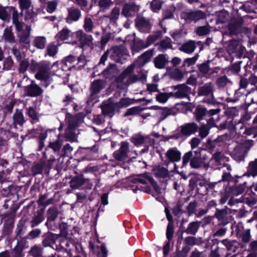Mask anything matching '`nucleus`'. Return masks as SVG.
I'll list each match as a JSON object with an SVG mask.
<instances>
[{
	"instance_id": "1",
	"label": "nucleus",
	"mask_w": 257,
	"mask_h": 257,
	"mask_svg": "<svg viewBox=\"0 0 257 257\" xmlns=\"http://www.w3.org/2000/svg\"><path fill=\"white\" fill-rule=\"evenodd\" d=\"M50 63L48 61H41L37 63L34 60L31 61L30 70L33 72L37 71L35 78L40 80L47 81L50 78L49 70Z\"/></svg>"
},
{
	"instance_id": "2",
	"label": "nucleus",
	"mask_w": 257,
	"mask_h": 257,
	"mask_svg": "<svg viewBox=\"0 0 257 257\" xmlns=\"http://www.w3.org/2000/svg\"><path fill=\"white\" fill-rule=\"evenodd\" d=\"M110 58L116 62L122 64L126 59L128 53L122 45L115 46L109 50Z\"/></svg>"
},
{
	"instance_id": "3",
	"label": "nucleus",
	"mask_w": 257,
	"mask_h": 257,
	"mask_svg": "<svg viewBox=\"0 0 257 257\" xmlns=\"http://www.w3.org/2000/svg\"><path fill=\"white\" fill-rule=\"evenodd\" d=\"M135 65L132 64L128 66L121 73L119 77L116 79L117 83H122L124 85H128L132 83L135 82L139 80L137 75L132 74Z\"/></svg>"
},
{
	"instance_id": "4",
	"label": "nucleus",
	"mask_w": 257,
	"mask_h": 257,
	"mask_svg": "<svg viewBox=\"0 0 257 257\" xmlns=\"http://www.w3.org/2000/svg\"><path fill=\"white\" fill-rule=\"evenodd\" d=\"M105 86L106 82L103 80L97 79L92 82L89 88L90 93L88 99V102H91L94 98H96L98 94Z\"/></svg>"
},
{
	"instance_id": "5",
	"label": "nucleus",
	"mask_w": 257,
	"mask_h": 257,
	"mask_svg": "<svg viewBox=\"0 0 257 257\" xmlns=\"http://www.w3.org/2000/svg\"><path fill=\"white\" fill-rule=\"evenodd\" d=\"M206 17L205 12L201 10H195L187 12L184 13L183 18L187 23H196L204 19Z\"/></svg>"
},
{
	"instance_id": "6",
	"label": "nucleus",
	"mask_w": 257,
	"mask_h": 257,
	"mask_svg": "<svg viewBox=\"0 0 257 257\" xmlns=\"http://www.w3.org/2000/svg\"><path fill=\"white\" fill-rule=\"evenodd\" d=\"M198 94L199 96L209 97V99L207 100H204V102L207 103L211 102L213 98V83L211 82L206 83L203 86L200 87L198 89Z\"/></svg>"
},
{
	"instance_id": "7",
	"label": "nucleus",
	"mask_w": 257,
	"mask_h": 257,
	"mask_svg": "<svg viewBox=\"0 0 257 257\" xmlns=\"http://www.w3.org/2000/svg\"><path fill=\"white\" fill-rule=\"evenodd\" d=\"M195 156H193L191 159L190 165L191 168L194 169H198L203 167L206 169L209 167L208 163H206L204 161V159L201 157V151L198 150L194 152Z\"/></svg>"
},
{
	"instance_id": "8",
	"label": "nucleus",
	"mask_w": 257,
	"mask_h": 257,
	"mask_svg": "<svg viewBox=\"0 0 257 257\" xmlns=\"http://www.w3.org/2000/svg\"><path fill=\"white\" fill-rule=\"evenodd\" d=\"M73 35H74L78 40L81 47L85 46H90L92 43V36L86 34L82 30H79L73 33Z\"/></svg>"
},
{
	"instance_id": "9",
	"label": "nucleus",
	"mask_w": 257,
	"mask_h": 257,
	"mask_svg": "<svg viewBox=\"0 0 257 257\" xmlns=\"http://www.w3.org/2000/svg\"><path fill=\"white\" fill-rule=\"evenodd\" d=\"M131 141L137 146L145 144L146 146L148 147L154 143V140L152 139L150 136H143L140 134L133 136Z\"/></svg>"
},
{
	"instance_id": "10",
	"label": "nucleus",
	"mask_w": 257,
	"mask_h": 257,
	"mask_svg": "<svg viewBox=\"0 0 257 257\" xmlns=\"http://www.w3.org/2000/svg\"><path fill=\"white\" fill-rule=\"evenodd\" d=\"M128 152V143L121 142L119 149L113 153L114 158L119 161H123L126 159Z\"/></svg>"
},
{
	"instance_id": "11",
	"label": "nucleus",
	"mask_w": 257,
	"mask_h": 257,
	"mask_svg": "<svg viewBox=\"0 0 257 257\" xmlns=\"http://www.w3.org/2000/svg\"><path fill=\"white\" fill-rule=\"evenodd\" d=\"M68 15L66 18V22L68 24L78 21L81 17V12L76 7H70L68 9Z\"/></svg>"
},
{
	"instance_id": "12",
	"label": "nucleus",
	"mask_w": 257,
	"mask_h": 257,
	"mask_svg": "<svg viewBox=\"0 0 257 257\" xmlns=\"http://www.w3.org/2000/svg\"><path fill=\"white\" fill-rule=\"evenodd\" d=\"M201 43V41L196 42L193 40H189L184 43L179 48V50L185 53L190 54L195 51L197 48V45H200Z\"/></svg>"
},
{
	"instance_id": "13",
	"label": "nucleus",
	"mask_w": 257,
	"mask_h": 257,
	"mask_svg": "<svg viewBox=\"0 0 257 257\" xmlns=\"http://www.w3.org/2000/svg\"><path fill=\"white\" fill-rule=\"evenodd\" d=\"M165 156L169 162H177L181 160V153L176 147L171 148L166 152Z\"/></svg>"
},
{
	"instance_id": "14",
	"label": "nucleus",
	"mask_w": 257,
	"mask_h": 257,
	"mask_svg": "<svg viewBox=\"0 0 257 257\" xmlns=\"http://www.w3.org/2000/svg\"><path fill=\"white\" fill-rule=\"evenodd\" d=\"M174 89L177 90L175 92H172L173 97L176 98H184L186 97L190 93L191 89L185 84H182L174 87Z\"/></svg>"
},
{
	"instance_id": "15",
	"label": "nucleus",
	"mask_w": 257,
	"mask_h": 257,
	"mask_svg": "<svg viewBox=\"0 0 257 257\" xmlns=\"http://www.w3.org/2000/svg\"><path fill=\"white\" fill-rule=\"evenodd\" d=\"M136 25L139 31L143 33L149 32L152 26L150 20L143 17L138 18Z\"/></svg>"
},
{
	"instance_id": "16",
	"label": "nucleus",
	"mask_w": 257,
	"mask_h": 257,
	"mask_svg": "<svg viewBox=\"0 0 257 257\" xmlns=\"http://www.w3.org/2000/svg\"><path fill=\"white\" fill-rule=\"evenodd\" d=\"M117 109L115 103L111 101V99L108 100L106 102H103L101 105L102 113L111 117L114 114V110Z\"/></svg>"
},
{
	"instance_id": "17",
	"label": "nucleus",
	"mask_w": 257,
	"mask_h": 257,
	"mask_svg": "<svg viewBox=\"0 0 257 257\" xmlns=\"http://www.w3.org/2000/svg\"><path fill=\"white\" fill-rule=\"evenodd\" d=\"M25 90L27 95L31 97L39 96L41 95L43 92V90L39 86L33 83V81H32L31 85L25 87Z\"/></svg>"
},
{
	"instance_id": "18",
	"label": "nucleus",
	"mask_w": 257,
	"mask_h": 257,
	"mask_svg": "<svg viewBox=\"0 0 257 257\" xmlns=\"http://www.w3.org/2000/svg\"><path fill=\"white\" fill-rule=\"evenodd\" d=\"M26 239H23L18 242L12 250V255L14 257H24L23 250L25 248L28 247V246H26Z\"/></svg>"
},
{
	"instance_id": "19",
	"label": "nucleus",
	"mask_w": 257,
	"mask_h": 257,
	"mask_svg": "<svg viewBox=\"0 0 257 257\" xmlns=\"http://www.w3.org/2000/svg\"><path fill=\"white\" fill-rule=\"evenodd\" d=\"M198 125L194 122L187 123L181 126V133L185 136H190L197 131Z\"/></svg>"
},
{
	"instance_id": "20",
	"label": "nucleus",
	"mask_w": 257,
	"mask_h": 257,
	"mask_svg": "<svg viewBox=\"0 0 257 257\" xmlns=\"http://www.w3.org/2000/svg\"><path fill=\"white\" fill-rule=\"evenodd\" d=\"M158 50L160 52H164L167 49H173L171 39L167 37L156 44Z\"/></svg>"
},
{
	"instance_id": "21",
	"label": "nucleus",
	"mask_w": 257,
	"mask_h": 257,
	"mask_svg": "<svg viewBox=\"0 0 257 257\" xmlns=\"http://www.w3.org/2000/svg\"><path fill=\"white\" fill-rule=\"evenodd\" d=\"M30 31L31 28L27 27L24 30L19 33V42L22 45H24L30 43Z\"/></svg>"
},
{
	"instance_id": "22",
	"label": "nucleus",
	"mask_w": 257,
	"mask_h": 257,
	"mask_svg": "<svg viewBox=\"0 0 257 257\" xmlns=\"http://www.w3.org/2000/svg\"><path fill=\"white\" fill-rule=\"evenodd\" d=\"M169 61L164 54H159L154 59L155 66L158 69H163L168 63Z\"/></svg>"
},
{
	"instance_id": "23",
	"label": "nucleus",
	"mask_w": 257,
	"mask_h": 257,
	"mask_svg": "<svg viewBox=\"0 0 257 257\" xmlns=\"http://www.w3.org/2000/svg\"><path fill=\"white\" fill-rule=\"evenodd\" d=\"M153 50H149L139 57L137 60V62L140 66H143L151 60L153 55Z\"/></svg>"
},
{
	"instance_id": "24",
	"label": "nucleus",
	"mask_w": 257,
	"mask_h": 257,
	"mask_svg": "<svg viewBox=\"0 0 257 257\" xmlns=\"http://www.w3.org/2000/svg\"><path fill=\"white\" fill-rule=\"evenodd\" d=\"M13 124L15 126L17 125H22L26 121L23 113L21 110H16L13 116Z\"/></svg>"
},
{
	"instance_id": "25",
	"label": "nucleus",
	"mask_w": 257,
	"mask_h": 257,
	"mask_svg": "<svg viewBox=\"0 0 257 257\" xmlns=\"http://www.w3.org/2000/svg\"><path fill=\"white\" fill-rule=\"evenodd\" d=\"M138 10V8L135 4H126L123 8L122 15L126 17H131Z\"/></svg>"
},
{
	"instance_id": "26",
	"label": "nucleus",
	"mask_w": 257,
	"mask_h": 257,
	"mask_svg": "<svg viewBox=\"0 0 257 257\" xmlns=\"http://www.w3.org/2000/svg\"><path fill=\"white\" fill-rule=\"evenodd\" d=\"M63 143V140L61 139V135L59 134L56 140L49 142L48 147L52 149L54 152L58 153L61 148Z\"/></svg>"
},
{
	"instance_id": "27",
	"label": "nucleus",
	"mask_w": 257,
	"mask_h": 257,
	"mask_svg": "<svg viewBox=\"0 0 257 257\" xmlns=\"http://www.w3.org/2000/svg\"><path fill=\"white\" fill-rule=\"evenodd\" d=\"M248 176L253 177L257 176V159L249 162L247 167V172Z\"/></svg>"
},
{
	"instance_id": "28",
	"label": "nucleus",
	"mask_w": 257,
	"mask_h": 257,
	"mask_svg": "<svg viewBox=\"0 0 257 257\" xmlns=\"http://www.w3.org/2000/svg\"><path fill=\"white\" fill-rule=\"evenodd\" d=\"M47 43L46 38L44 36H37L34 38L33 44L40 49H44Z\"/></svg>"
},
{
	"instance_id": "29",
	"label": "nucleus",
	"mask_w": 257,
	"mask_h": 257,
	"mask_svg": "<svg viewBox=\"0 0 257 257\" xmlns=\"http://www.w3.org/2000/svg\"><path fill=\"white\" fill-rule=\"evenodd\" d=\"M85 183V180L82 175L73 178L70 182V186L72 189H77Z\"/></svg>"
},
{
	"instance_id": "30",
	"label": "nucleus",
	"mask_w": 257,
	"mask_h": 257,
	"mask_svg": "<svg viewBox=\"0 0 257 257\" xmlns=\"http://www.w3.org/2000/svg\"><path fill=\"white\" fill-rule=\"evenodd\" d=\"M3 38L8 43H14L16 42L14 35L10 28H7L4 30Z\"/></svg>"
},
{
	"instance_id": "31",
	"label": "nucleus",
	"mask_w": 257,
	"mask_h": 257,
	"mask_svg": "<svg viewBox=\"0 0 257 257\" xmlns=\"http://www.w3.org/2000/svg\"><path fill=\"white\" fill-rule=\"evenodd\" d=\"M221 242L226 247L228 251L232 252H235L238 249V247L235 245L236 241L234 240H230L228 239H223L221 241Z\"/></svg>"
},
{
	"instance_id": "32",
	"label": "nucleus",
	"mask_w": 257,
	"mask_h": 257,
	"mask_svg": "<svg viewBox=\"0 0 257 257\" xmlns=\"http://www.w3.org/2000/svg\"><path fill=\"white\" fill-rule=\"evenodd\" d=\"M153 171L155 175L157 177L165 178L169 175L168 169L161 166H156L153 169Z\"/></svg>"
},
{
	"instance_id": "33",
	"label": "nucleus",
	"mask_w": 257,
	"mask_h": 257,
	"mask_svg": "<svg viewBox=\"0 0 257 257\" xmlns=\"http://www.w3.org/2000/svg\"><path fill=\"white\" fill-rule=\"evenodd\" d=\"M162 35V31H157L152 35H149L147 39L146 44L144 46V47H148L157 40H158L159 38L161 37Z\"/></svg>"
},
{
	"instance_id": "34",
	"label": "nucleus",
	"mask_w": 257,
	"mask_h": 257,
	"mask_svg": "<svg viewBox=\"0 0 257 257\" xmlns=\"http://www.w3.org/2000/svg\"><path fill=\"white\" fill-rule=\"evenodd\" d=\"M71 33V31L66 28H63L56 36L57 40L63 41L67 40Z\"/></svg>"
},
{
	"instance_id": "35",
	"label": "nucleus",
	"mask_w": 257,
	"mask_h": 257,
	"mask_svg": "<svg viewBox=\"0 0 257 257\" xmlns=\"http://www.w3.org/2000/svg\"><path fill=\"white\" fill-rule=\"evenodd\" d=\"M200 226V222L198 221H193L189 223L188 227L185 231L187 234L194 235L197 232Z\"/></svg>"
},
{
	"instance_id": "36",
	"label": "nucleus",
	"mask_w": 257,
	"mask_h": 257,
	"mask_svg": "<svg viewBox=\"0 0 257 257\" xmlns=\"http://www.w3.org/2000/svg\"><path fill=\"white\" fill-rule=\"evenodd\" d=\"M160 121H162L167 118L168 116L171 115H175L176 113L174 109L173 108H164L160 110Z\"/></svg>"
},
{
	"instance_id": "37",
	"label": "nucleus",
	"mask_w": 257,
	"mask_h": 257,
	"mask_svg": "<svg viewBox=\"0 0 257 257\" xmlns=\"http://www.w3.org/2000/svg\"><path fill=\"white\" fill-rule=\"evenodd\" d=\"M135 180V182H139L143 184H146L148 182H150L153 185L156 184L155 180L149 173H146L143 177L136 178Z\"/></svg>"
},
{
	"instance_id": "38",
	"label": "nucleus",
	"mask_w": 257,
	"mask_h": 257,
	"mask_svg": "<svg viewBox=\"0 0 257 257\" xmlns=\"http://www.w3.org/2000/svg\"><path fill=\"white\" fill-rule=\"evenodd\" d=\"M257 5L252 0L251 2H246L242 6V9L247 13H255Z\"/></svg>"
},
{
	"instance_id": "39",
	"label": "nucleus",
	"mask_w": 257,
	"mask_h": 257,
	"mask_svg": "<svg viewBox=\"0 0 257 257\" xmlns=\"http://www.w3.org/2000/svg\"><path fill=\"white\" fill-rule=\"evenodd\" d=\"M213 160L218 164H224L228 161V158L221 152L215 153L212 157Z\"/></svg>"
},
{
	"instance_id": "40",
	"label": "nucleus",
	"mask_w": 257,
	"mask_h": 257,
	"mask_svg": "<svg viewBox=\"0 0 257 257\" xmlns=\"http://www.w3.org/2000/svg\"><path fill=\"white\" fill-rule=\"evenodd\" d=\"M94 27V23L92 20L87 16L85 17L84 19L83 28L84 30L87 32H91Z\"/></svg>"
},
{
	"instance_id": "41",
	"label": "nucleus",
	"mask_w": 257,
	"mask_h": 257,
	"mask_svg": "<svg viewBox=\"0 0 257 257\" xmlns=\"http://www.w3.org/2000/svg\"><path fill=\"white\" fill-rule=\"evenodd\" d=\"M206 113V109L201 106H198L194 111V114L196 119L197 121H200L203 118Z\"/></svg>"
},
{
	"instance_id": "42",
	"label": "nucleus",
	"mask_w": 257,
	"mask_h": 257,
	"mask_svg": "<svg viewBox=\"0 0 257 257\" xmlns=\"http://www.w3.org/2000/svg\"><path fill=\"white\" fill-rule=\"evenodd\" d=\"M231 84V81L226 76H222L219 77L216 81V84L218 87H224Z\"/></svg>"
},
{
	"instance_id": "43",
	"label": "nucleus",
	"mask_w": 257,
	"mask_h": 257,
	"mask_svg": "<svg viewBox=\"0 0 257 257\" xmlns=\"http://www.w3.org/2000/svg\"><path fill=\"white\" fill-rule=\"evenodd\" d=\"M171 97H173L172 92L169 93L159 92L156 95V98L158 102L165 103Z\"/></svg>"
},
{
	"instance_id": "44",
	"label": "nucleus",
	"mask_w": 257,
	"mask_h": 257,
	"mask_svg": "<svg viewBox=\"0 0 257 257\" xmlns=\"http://www.w3.org/2000/svg\"><path fill=\"white\" fill-rule=\"evenodd\" d=\"M58 51V47L53 43H50L48 45L46 49V55L51 57H54Z\"/></svg>"
},
{
	"instance_id": "45",
	"label": "nucleus",
	"mask_w": 257,
	"mask_h": 257,
	"mask_svg": "<svg viewBox=\"0 0 257 257\" xmlns=\"http://www.w3.org/2000/svg\"><path fill=\"white\" fill-rule=\"evenodd\" d=\"M239 237L242 242L245 243L249 242L251 237L250 230L247 229L242 231L239 234Z\"/></svg>"
},
{
	"instance_id": "46",
	"label": "nucleus",
	"mask_w": 257,
	"mask_h": 257,
	"mask_svg": "<svg viewBox=\"0 0 257 257\" xmlns=\"http://www.w3.org/2000/svg\"><path fill=\"white\" fill-rule=\"evenodd\" d=\"M120 15V10L117 7H114L111 11L110 15L106 16L109 18L110 22H115L119 18Z\"/></svg>"
},
{
	"instance_id": "47",
	"label": "nucleus",
	"mask_w": 257,
	"mask_h": 257,
	"mask_svg": "<svg viewBox=\"0 0 257 257\" xmlns=\"http://www.w3.org/2000/svg\"><path fill=\"white\" fill-rule=\"evenodd\" d=\"M210 31V27L209 25L205 26L199 27L197 28L196 31V33L197 35L202 36L206 35L209 33Z\"/></svg>"
},
{
	"instance_id": "48",
	"label": "nucleus",
	"mask_w": 257,
	"mask_h": 257,
	"mask_svg": "<svg viewBox=\"0 0 257 257\" xmlns=\"http://www.w3.org/2000/svg\"><path fill=\"white\" fill-rule=\"evenodd\" d=\"M43 248L38 245H34L29 251V254L34 257H39L42 255Z\"/></svg>"
},
{
	"instance_id": "49",
	"label": "nucleus",
	"mask_w": 257,
	"mask_h": 257,
	"mask_svg": "<svg viewBox=\"0 0 257 257\" xmlns=\"http://www.w3.org/2000/svg\"><path fill=\"white\" fill-rule=\"evenodd\" d=\"M240 25L238 23L231 22L228 26V31L230 35L236 34L239 31Z\"/></svg>"
},
{
	"instance_id": "50",
	"label": "nucleus",
	"mask_w": 257,
	"mask_h": 257,
	"mask_svg": "<svg viewBox=\"0 0 257 257\" xmlns=\"http://www.w3.org/2000/svg\"><path fill=\"white\" fill-rule=\"evenodd\" d=\"M102 74L103 77L106 79H110L112 78L115 74V70L113 67H109L104 70Z\"/></svg>"
},
{
	"instance_id": "51",
	"label": "nucleus",
	"mask_w": 257,
	"mask_h": 257,
	"mask_svg": "<svg viewBox=\"0 0 257 257\" xmlns=\"http://www.w3.org/2000/svg\"><path fill=\"white\" fill-rule=\"evenodd\" d=\"M238 45L239 41L238 40H233L230 41L227 47V51L228 53L230 54L235 53Z\"/></svg>"
},
{
	"instance_id": "52",
	"label": "nucleus",
	"mask_w": 257,
	"mask_h": 257,
	"mask_svg": "<svg viewBox=\"0 0 257 257\" xmlns=\"http://www.w3.org/2000/svg\"><path fill=\"white\" fill-rule=\"evenodd\" d=\"M229 14L225 11H222L218 13L217 21L220 23H224L229 19Z\"/></svg>"
},
{
	"instance_id": "53",
	"label": "nucleus",
	"mask_w": 257,
	"mask_h": 257,
	"mask_svg": "<svg viewBox=\"0 0 257 257\" xmlns=\"http://www.w3.org/2000/svg\"><path fill=\"white\" fill-rule=\"evenodd\" d=\"M31 62L30 63L28 59H25L22 60L20 63L19 71L20 73H25L28 67L30 68Z\"/></svg>"
},
{
	"instance_id": "54",
	"label": "nucleus",
	"mask_w": 257,
	"mask_h": 257,
	"mask_svg": "<svg viewBox=\"0 0 257 257\" xmlns=\"http://www.w3.org/2000/svg\"><path fill=\"white\" fill-rule=\"evenodd\" d=\"M11 8H4L0 6V18L3 20L9 19Z\"/></svg>"
},
{
	"instance_id": "55",
	"label": "nucleus",
	"mask_w": 257,
	"mask_h": 257,
	"mask_svg": "<svg viewBox=\"0 0 257 257\" xmlns=\"http://www.w3.org/2000/svg\"><path fill=\"white\" fill-rule=\"evenodd\" d=\"M175 11V8L170 7L164 10L163 12V17L162 21L165 19H172L174 17V12Z\"/></svg>"
},
{
	"instance_id": "56",
	"label": "nucleus",
	"mask_w": 257,
	"mask_h": 257,
	"mask_svg": "<svg viewBox=\"0 0 257 257\" xmlns=\"http://www.w3.org/2000/svg\"><path fill=\"white\" fill-rule=\"evenodd\" d=\"M198 56L199 55L196 54L193 57L188 58L184 59L183 61V65L184 66L189 67L192 65L195 64L198 58Z\"/></svg>"
},
{
	"instance_id": "57",
	"label": "nucleus",
	"mask_w": 257,
	"mask_h": 257,
	"mask_svg": "<svg viewBox=\"0 0 257 257\" xmlns=\"http://www.w3.org/2000/svg\"><path fill=\"white\" fill-rule=\"evenodd\" d=\"M44 219V216L42 213L38 212V214L31 221V227H34L40 224Z\"/></svg>"
},
{
	"instance_id": "58",
	"label": "nucleus",
	"mask_w": 257,
	"mask_h": 257,
	"mask_svg": "<svg viewBox=\"0 0 257 257\" xmlns=\"http://www.w3.org/2000/svg\"><path fill=\"white\" fill-rule=\"evenodd\" d=\"M174 232L173 223L172 222H169L166 230V237L169 241L172 239Z\"/></svg>"
},
{
	"instance_id": "59",
	"label": "nucleus",
	"mask_w": 257,
	"mask_h": 257,
	"mask_svg": "<svg viewBox=\"0 0 257 257\" xmlns=\"http://www.w3.org/2000/svg\"><path fill=\"white\" fill-rule=\"evenodd\" d=\"M19 4L21 10H27L31 7L32 1L31 0H19Z\"/></svg>"
},
{
	"instance_id": "60",
	"label": "nucleus",
	"mask_w": 257,
	"mask_h": 257,
	"mask_svg": "<svg viewBox=\"0 0 257 257\" xmlns=\"http://www.w3.org/2000/svg\"><path fill=\"white\" fill-rule=\"evenodd\" d=\"M60 69L58 67V62H55L53 65H50V69L49 70L50 77L54 75H60L59 71Z\"/></svg>"
},
{
	"instance_id": "61",
	"label": "nucleus",
	"mask_w": 257,
	"mask_h": 257,
	"mask_svg": "<svg viewBox=\"0 0 257 257\" xmlns=\"http://www.w3.org/2000/svg\"><path fill=\"white\" fill-rule=\"evenodd\" d=\"M65 137L67 141L70 142H76L77 141L76 136L75 134L72 132L71 128H68L65 133Z\"/></svg>"
},
{
	"instance_id": "62",
	"label": "nucleus",
	"mask_w": 257,
	"mask_h": 257,
	"mask_svg": "<svg viewBox=\"0 0 257 257\" xmlns=\"http://www.w3.org/2000/svg\"><path fill=\"white\" fill-rule=\"evenodd\" d=\"M245 189L244 185L243 184H240L233 188L232 192L233 195L236 196L242 194L244 192Z\"/></svg>"
},
{
	"instance_id": "63",
	"label": "nucleus",
	"mask_w": 257,
	"mask_h": 257,
	"mask_svg": "<svg viewBox=\"0 0 257 257\" xmlns=\"http://www.w3.org/2000/svg\"><path fill=\"white\" fill-rule=\"evenodd\" d=\"M209 132V127L206 125H203L199 128V135L202 139H204L208 136Z\"/></svg>"
},
{
	"instance_id": "64",
	"label": "nucleus",
	"mask_w": 257,
	"mask_h": 257,
	"mask_svg": "<svg viewBox=\"0 0 257 257\" xmlns=\"http://www.w3.org/2000/svg\"><path fill=\"white\" fill-rule=\"evenodd\" d=\"M47 215L48 220L49 221H53L57 218L58 213L56 209L50 208L48 211Z\"/></svg>"
}]
</instances>
